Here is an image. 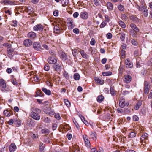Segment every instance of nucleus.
Listing matches in <instances>:
<instances>
[{"label":"nucleus","mask_w":152,"mask_h":152,"mask_svg":"<svg viewBox=\"0 0 152 152\" xmlns=\"http://www.w3.org/2000/svg\"><path fill=\"white\" fill-rule=\"evenodd\" d=\"M95 81L97 83L101 85H102L104 83V80L101 79H99L97 77H95L94 78Z\"/></svg>","instance_id":"nucleus-18"},{"label":"nucleus","mask_w":152,"mask_h":152,"mask_svg":"<svg viewBox=\"0 0 152 152\" xmlns=\"http://www.w3.org/2000/svg\"><path fill=\"white\" fill-rule=\"evenodd\" d=\"M57 125L56 124H53L52 125V129L53 130H54L56 129Z\"/></svg>","instance_id":"nucleus-55"},{"label":"nucleus","mask_w":152,"mask_h":152,"mask_svg":"<svg viewBox=\"0 0 152 152\" xmlns=\"http://www.w3.org/2000/svg\"><path fill=\"white\" fill-rule=\"evenodd\" d=\"M49 53L51 55V56H55V55L56 54V53H55V52L52 50H50Z\"/></svg>","instance_id":"nucleus-58"},{"label":"nucleus","mask_w":152,"mask_h":152,"mask_svg":"<svg viewBox=\"0 0 152 152\" xmlns=\"http://www.w3.org/2000/svg\"><path fill=\"white\" fill-rule=\"evenodd\" d=\"M83 137L85 141V144L88 146L90 145V143L89 140L86 135H83Z\"/></svg>","instance_id":"nucleus-14"},{"label":"nucleus","mask_w":152,"mask_h":152,"mask_svg":"<svg viewBox=\"0 0 152 152\" xmlns=\"http://www.w3.org/2000/svg\"><path fill=\"white\" fill-rule=\"evenodd\" d=\"M136 133L134 132H132L130 133L129 136L130 138H132L136 136Z\"/></svg>","instance_id":"nucleus-38"},{"label":"nucleus","mask_w":152,"mask_h":152,"mask_svg":"<svg viewBox=\"0 0 152 152\" xmlns=\"http://www.w3.org/2000/svg\"><path fill=\"white\" fill-rule=\"evenodd\" d=\"M34 48L36 50L39 51L41 49V47L40 44L37 42H35L33 44Z\"/></svg>","instance_id":"nucleus-5"},{"label":"nucleus","mask_w":152,"mask_h":152,"mask_svg":"<svg viewBox=\"0 0 152 152\" xmlns=\"http://www.w3.org/2000/svg\"><path fill=\"white\" fill-rule=\"evenodd\" d=\"M90 136L91 138L93 140H96V132H91Z\"/></svg>","instance_id":"nucleus-26"},{"label":"nucleus","mask_w":152,"mask_h":152,"mask_svg":"<svg viewBox=\"0 0 152 152\" xmlns=\"http://www.w3.org/2000/svg\"><path fill=\"white\" fill-rule=\"evenodd\" d=\"M96 43V41L95 39L94 38H92L90 41V44L92 45H94Z\"/></svg>","instance_id":"nucleus-49"},{"label":"nucleus","mask_w":152,"mask_h":152,"mask_svg":"<svg viewBox=\"0 0 152 152\" xmlns=\"http://www.w3.org/2000/svg\"><path fill=\"white\" fill-rule=\"evenodd\" d=\"M110 90L111 95L113 96H115L116 95L115 91L114 89V88L112 87H110Z\"/></svg>","instance_id":"nucleus-30"},{"label":"nucleus","mask_w":152,"mask_h":152,"mask_svg":"<svg viewBox=\"0 0 152 152\" xmlns=\"http://www.w3.org/2000/svg\"><path fill=\"white\" fill-rule=\"evenodd\" d=\"M148 98L149 99H151L152 98V89L151 91L150 92L148 96Z\"/></svg>","instance_id":"nucleus-64"},{"label":"nucleus","mask_w":152,"mask_h":152,"mask_svg":"<svg viewBox=\"0 0 152 152\" xmlns=\"http://www.w3.org/2000/svg\"><path fill=\"white\" fill-rule=\"evenodd\" d=\"M150 88V86L147 81H145L144 83V88Z\"/></svg>","instance_id":"nucleus-39"},{"label":"nucleus","mask_w":152,"mask_h":152,"mask_svg":"<svg viewBox=\"0 0 152 152\" xmlns=\"http://www.w3.org/2000/svg\"><path fill=\"white\" fill-rule=\"evenodd\" d=\"M112 74V72H103L102 73V75L104 76H107L111 75Z\"/></svg>","instance_id":"nucleus-40"},{"label":"nucleus","mask_w":152,"mask_h":152,"mask_svg":"<svg viewBox=\"0 0 152 152\" xmlns=\"http://www.w3.org/2000/svg\"><path fill=\"white\" fill-rule=\"evenodd\" d=\"M42 91L47 95H50L51 94V91L49 90H47L45 88H42Z\"/></svg>","instance_id":"nucleus-21"},{"label":"nucleus","mask_w":152,"mask_h":152,"mask_svg":"<svg viewBox=\"0 0 152 152\" xmlns=\"http://www.w3.org/2000/svg\"><path fill=\"white\" fill-rule=\"evenodd\" d=\"M37 96H42V92L40 90H38L36 92Z\"/></svg>","instance_id":"nucleus-51"},{"label":"nucleus","mask_w":152,"mask_h":152,"mask_svg":"<svg viewBox=\"0 0 152 152\" xmlns=\"http://www.w3.org/2000/svg\"><path fill=\"white\" fill-rule=\"evenodd\" d=\"M80 54L81 55L82 57L84 58L87 59L88 56V55L83 50H81L80 51Z\"/></svg>","instance_id":"nucleus-22"},{"label":"nucleus","mask_w":152,"mask_h":152,"mask_svg":"<svg viewBox=\"0 0 152 152\" xmlns=\"http://www.w3.org/2000/svg\"><path fill=\"white\" fill-rule=\"evenodd\" d=\"M104 97L102 95L99 96L97 98V100L99 103L101 102L104 100Z\"/></svg>","instance_id":"nucleus-29"},{"label":"nucleus","mask_w":152,"mask_h":152,"mask_svg":"<svg viewBox=\"0 0 152 152\" xmlns=\"http://www.w3.org/2000/svg\"><path fill=\"white\" fill-rule=\"evenodd\" d=\"M3 45L4 46L7 47V48L11 46V45L8 43H4L3 44Z\"/></svg>","instance_id":"nucleus-60"},{"label":"nucleus","mask_w":152,"mask_h":152,"mask_svg":"<svg viewBox=\"0 0 152 152\" xmlns=\"http://www.w3.org/2000/svg\"><path fill=\"white\" fill-rule=\"evenodd\" d=\"M41 119H42L43 121L45 123H50L51 122V119L48 117H42Z\"/></svg>","instance_id":"nucleus-19"},{"label":"nucleus","mask_w":152,"mask_h":152,"mask_svg":"<svg viewBox=\"0 0 152 152\" xmlns=\"http://www.w3.org/2000/svg\"><path fill=\"white\" fill-rule=\"evenodd\" d=\"M133 119L134 121H137L139 120V118L137 115H134L133 116Z\"/></svg>","instance_id":"nucleus-53"},{"label":"nucleus","mask_w":152,"mask_h":152,"mask_svg":"<svg viewBox=\"0 0 152 152\" xmlns=\"http://www.w3.org/2000/svg\"><path fill=\"white\" fill-rule=\"evenodd\" d=\"M43 27L40 24H37L34 26L33 27L34 30L36 31H42L43 30Z\"/></svg>","instance_id":"nucleus-8"},{"label":"nucleus","mask_w":152,"mask_h":152,"mask_svg":"<svg viewBox=\"0 0 152 152\" xmlns=\"http://www.w3.org/2000/svg\"><path fill=\"white\" fill-rule=\"evenodd\" d=\"M105 20H106L105 21H106V22H109L110 20V18H109V16H108V15H105Z\"/></svg>","instance_id":"nucleus-63"},{"label":"nucleus","mask_w":152,"mask_h":152,"mask_svg":"<svg viewBox=\"0 0 152 152\" xmlns=\"http://www.w3.org/2000/svg\"><path fill=\"white\" fill-rule=\"evenodd\" d=\"M53 67L56 71L59 70L61 68V66L60 64H54L53 65Z\"/></svg>","instance_id":"nucleus-33"},{"label":"nucleus","mask_w":152,"mask_h":152,"mask_svg":"<svg viewBox=\"0 0 152 152\" xmlns=\"http://www.w3.org/2000/svg\"><path fill=\"white\" fill-rule=\"evenodd\" d=\"M130 19L134 22H138L139 21V19L134 15L130 16Z\"/></svg>","instance_id":"nucleus-17"},{"label":"nucleus","mask_w":152,"mask_h":152,"mask_svg":"<svg viewBox=\"0 0 152 152\" xmlns=\"http://www.w3.org/2000/svg\"><path fill=\"white\" fill-rule=\"evenodd\" d=\"M54 30L55 33H59L61 32V31L60 25L59 24H56L54 26Z\"/></svg>","instance_id":"nucleus-9"},{"label":"nucleus","mask_w":152,"mask_h":152,"mask_svg":"<svg viewBox=\"0 0 152 152\" xmlns=\"http://www.w3.org/2000/svg\"><path fill=\"white\" fill-rule=\"evenodd\" d=\"M107 9L110 10L112 11L113 10V6L111 3L110 2H107Z\"/></svg>","instance_id":"nucleus-20"},{"label":"nucleus","mask_w":152,"mask_h":152,"mask_svg":"<svg viewBox=\"0 0 152 152\" xmlns=\"http://www.w3.org/2000/svg\"><path fill=\"white\" fill-rule=\"evenodd\" d=\"M148 134L144 133L140 137V139L142 141L146 139L148 137Z\"/></svg>","instance_id":"nucleus-27"},{"label":"nucleus","mask_w":152,"mask_h":152,"mask_svg":"<svg viewBox=\"0 0 152 152\" xmlns=\"http://www.w3.org/2000/svg\"><path fill=\"white\" fill-rule=\"evenodd\" d=\"M132 80L131 76L129 75H125L124 76V82L126 83H130Z\"/></svg>","instance_id":"nucleus-7"},{"label":"nucleus","mask_w":152,"mask_h":152,"mask_svg":"<svg viewBox=\"0 0 152 152\" xmlns=\"http://www.w3.org/2000/svg\"><path fill=\"white\" fill-rule=\"evenodd\" d=\"M69 0H61V3L62 4V6L65 7L68 3Z\"/></svg>","instance_id":"nucleus-31"},{"label":"nucleus","mask_w":152,"mask_h":152,"mask_svg":"<svg viewBox=\"0 0 152 152\" xmlns=\"http://www.w3.org/2000/svg\"><path fill=\"white\" fill-rule=\"evenodd\" d=\"M55 117L58 120H60L61 119V117L59 113H56L55 115Z\"/></svg>","instance_id":"nucleus-57"},{"label":"nucleus","mask_w":152,"mask_h":152,"mask_svg":"<svg viewBox=\"0 0 152 152\" xmlns=\"http://www.w3.org/2000/svg\"><path fill=\"white\" fill-rule=\"evenodd\" d=\"M120 34L121 35L120 39L121 41H123L125 39V34L123 33H121Z\"/></svg>","instance_id":"nucleus-37"},{"label":"nucleus","mask_w":152,"mask_h":152,"mask_svg":"<svg viewBox=\"0 0 152 152\" xmlns=\"http://www.w3.org/2000/svg\"><path fill=\"white\" fill-rule=\"evenodd\" d=\"M64 76L67 79H68L69 77V76L66 72L65 71L64 73Z\"/></svg>","instance_id":"nucleus-54"},{"label":"nucleus","mask_w":152,"mask_h":152,"mask_svg":"<svg viewBox=\"0 0 152 152\" xmlns=\"http://www.w3.org/2000/svg\"><path fill=\"white\" fill-rule=\"evenodd\" d=\"M31 117L36 120H39L40 118V116L39 113H41V110L37 108L33 107L31 109Z\"/></svg>","instance_id":"nucleus-1"},{"label":"nucleus","mask_w":152,"mask_h":152,"mask_svg":"<svg viewBox=\"0 0 152 152\" xmlns=\"http://www.w3.org/2000/svg\"><path fill=\"white\" fill-rule=\"evenodd\" d=\"M17 148L15 144L14 143H12L9 147V150L10 152H14Z\"/></svg>","instance_id":"nucleus-12"},{"label":"nucleus","mask_w":152,"mask_h":152,"mask_svg":"<svg viewBox=\"0 0 152 152\" xmlns=\"http://www.w3.org/2000/svg\"><path fill=\"white\" fill-rule=\"evenodd\" d=\"M125 101L124 99H121L119 102V106L121 108H123L125 105Z\"/></svg>","instance_id":"nucleus-24"},{"label":"nucleus","mask_w":152,"mask_h":152,"mask_svg":"<svg viewBox=\"0 0 152 152\" xmlns=\"http://www.w3.org/2000/svg\"><path fill=\"white\" fill-rule=\"evenodd\" d=\"M125 54V51L122 50L121 51V55L122 58H124Z\"/></svg>","instance_id":"nucleus-59"},{"label":"nucleus","mask_w":152,"mask_h":152,"mask_svg":"<svg viewBox=\"0 0 152 152\" xmlns=\"http://www.w3.org/2000/svg\"><path fill=\"white\" fill-rule=\"evenodd\" d=\"M73 122L77 128L78 129H79V128L80 126L78 123L76 121L75 119H73Z\"/></svg>","instance_id":"nucleus-46"},{"label":"nucleus","mask_w":152,"mask_h":152,"mask_svg":"<svg viewBox=\"0 0 152 152\" xmlns=\"http://www.w3.org/2000/svg\"><path fill=\"white\" fill-rule=\"evenodd\" d=\"M142 104V102L140 101H138L134 107V109L135 110H138Z\"/></svg>","instance_id":"nucleus-34"},{"label":"nucleus","mask_w":152,"mask_h":152,"mask_svg":"<svg viewBox=\"0 0 152 152\" xmlns=\"http://www.w3.org/2000/svg\"><path fill=\"white\" fill-rule=\"evenodd\" d=\"M144 12V15L145 17H147L148 14V10L145 9V10L143 11Z\"/></svg>","instance_id":"nucleus-47"},{"label":"nucleus","mask_w":152,"mask_h":152,"mask_svg":"<svg viewBox=\"0 0 152 152\" xmlns=\"http://www.w3.org/2000/svg\"><path fill=\"white\" fill-rule=\"evenodd\" d=\"M119 25L123 28H124L126 27V25L121 20H120L118 22Z\"/></svg>","instance_id":"nucleus-41"},{"label":"nucleus","mask_w":152,"mask_h":152,"mask_svg":"<svg viewBox=\"0 0 152 152\" xmlns=\"http://www.w3.org/2000/svg\"><path fill=\"white\" fill-rule=\"evenodd\" d=\"M15 120V119H11L8 122V124L9 125H12L13 123H14V121Z\"/></svg>","instance_id":"nucleus-56"},{"label":"nucleus","mask_w":152,"mask_h":152,"mask_svg":"<svg viewBox=\"0 0 152 152\" xmlns=\"http://www.w3.org/2000/svg\"><path fill=\"white\" fill-rule=\"evenodd\" d=\"M3 114L7 117L10 116L12 114V112L10 110H4L3 112Z\"/></svg>","instance_id":"nucleus-13"},{"label":"nucleus","mask_w":152,"mask_h":152,"mask_svg":"<svg viewBox=\"0 0 152 152\" xmlns=\"http://www.w3.org/2000/svg\"><path fill=\"white\" fill-rule=\"evenodd\" d=\"M45 70L48 71L50 69V67L48 64H46L44 67Z\"/></svg>","instance_id":"nucleus-48"},{"label":"nucleus","mask_w":152,"mask_h":152,"mask_svg":"<svg viewBox=\"0 0 152 152\" xmlns=\"http://www.w3.org/2000/svg\"><path fill=\"white\" fill-rule=\"evenodd\" d=\"M81 119L83 123L85 124H87L88 123L87 121L85 120L83 117L82 116V117L81 118Z\"/></svg>","instance_id":"nucleus-61"},{"label":"nucleus","mask_w":152,"mask_h":152,"mask_svg":"<svg viewBox=\"0 0 152 152\" xmlns=\"http://www.w3.org/2000/svg\"><path fill=\"white\" fill-rule=\"evenodd\" d=\"M64 102L67 107H69L70 106V103L68 100L65 99H64Z\"/></svg>","instance_id":"nucleus-43"},{"label":"nucleus","mask_w":152,"mask_h":152,"mask_svg":"<svg viewBox=\"0 0 152 152\" xmlns=\"http://www.w3.org/2000/svg\"><path fill=\"white\" fill-rule=\"evenodd\" d=\"M41 132L42 134H48L49 133V131L48 129L45 128L42 129Z\"/></svg>","instance_id":"nucleus-36"},{"label":"nucleus","mask_w":152,"mask_h":152,"mask_svg":"<svg viewBox=\"0 0 152 152\" xmlns=\"http://www.w3.org/2000/svg\"><path fill=\"white\" fill-rule=\"evenodd\" d=\"M12 82L14 85L17 86L18 85V83L17 80L15 79H12Z\"/></svg>","instance_id":"nucleus-62"},{"label":"nucleus","mask_w":152,"mask_h":152,"mask_svg":"<svg viewBox=\"0 0 152 152\" xmlns=\"http://www.w3.org/2000/svg\"><path fill=\"white\" fill-rule=\"evenodd\" d=\"M80 75L78 73H75L73 76L74 79L76 80H78L80 78Z\"/></svg>","instance_id":"nucleus-35"},{"label":"nucleus","mask_w":152,"mask_h":152,"mask_svg":"<svg viewBox=\"0 0 152 152\" xmlns=\"http://www.w3.org/2000/svg\"><path fill=\"white\" fill-rule=\"evenodd\" d=\"M130 26L132 29V30H130V34L133 37H136L140 30L136 25L134 23H131Z\"/></svg>","instance_id":"nucleus-2"},{"label":"nucleus","mask_w":152,"mask_h":152,"mask_svg":"<svg viewBox=\"0 0 152 152\" xmlns=\"http://www.w3.org/2000/svg\"><path fill=\"white\" fill-rule=\"evenodd\" d=\"M61 58L63 60H66V56L65 53H62L61 55Z\"/></svg>","instance_id":"nucleus-50"},{"label":"nucleus","mask_w":152,"mask_h":152,"mask_svg":"<svg viewBox=\"0 0 152 152\" xmlns=\"http://www.w3.org/2000/svg\"><path fill=\"white\" fill-rule=\"evenodd\" d=\"M14 121V124L16 125L17 126L19 127L20 126L21 123L20 120L15 119Z\"/></svg>","instance_id":"nucleus-25"},{"label":"nucleus","mask_w":152,"mask_h":152,"mask_svg":"<svg viewBox=\"0 0 152 152\" xmlns=\"http://www.w3.org/2000/svg\"><path fill=\"white\" fill-rule=\"evenodd\" d=\"M3 2L6 4H9L10 5H12L14 4L15 2H13L10 0H6L4 1Z\"/></svg>","instance_id":"nucleus-28"},{"label":"nucleus","mask_w":152,"mask_h":152,"mask_svg":"<svg viewBox=\"0 0 152 152\" xmlns=\"http://www.w3.org/2000/svg\"><path fill=\"white\" fill-rule=\"evenodd\" d=\"M27 36L29 38L34 39L35 38L36 36V34L34 32H31L28 34Z\"/></svg>","instance_id":"nucleus-16"},{"label":"nucleus","mask_w":152,"mask_h":152,"mask_svg":"<svg viewBox=\"0 0 152 152\" xmlns=\"http://www.w3.org/2000/svg\"><path fill=\"white\" fill-rule=\"evenodd\" d=\"M125 64L126 67L128 68H131L133 66V64L129 58H127L126 60Z\"/></svg>","instance_id":"nucleus-11"},{"label":"nucleus","mask_w":152,"mask_h":152,"mask_svg":"<svg viewBox=\"0 0 152 152\" xmlns=\"http://www.w3.org/2000/svg\"><path fill=\"white\" fill-rule=\"evenodd\" d=\"M48 63L50 64H55L57 62V60L56 56H51L48 59Z\"/></svg>","instance_id":"nucleus-4"},{"label":"nucleus","mask_w":152,"mask_h":152,"mask_svg":"<svg viewBox=\"0 0 152 152\" xmlns=\"http://www.w3.org/2000/svg\"><path fill=\"white\" fill-rule=\"evenodd\" d=\"M45 145L42 142L40 143L39 145V149L40 152H44V148Z\"/></svg>","instance_id":"nucleus-23"},{"label":"nucleus","mask_w":152,"mask_h":152,"mask_svg":"<svg viewBox=\"0 0 152 152\" xmlns=\"http://www.w3.org/2000/svg\"><path fill=\"white\" fill-rule=\"evenodd\" d=\"M80 18L83 19H86L88 17V13L86 11L81 12L80 13Z\"/></svg>","instance_id":"nucleus-6"},{"label":"nucleus","mask_w":152,"mask_h":152,"mask_svg":"<svg viewBox=\"0 0 152 152\" xmlns=\"http://www.w3.org/2000/svg\"><path fill=\"white\" fill-rule=\"evenodd\" d=\"M0 86L1 87L2 89L5 88L6 87V83L4 80L0 79Z\"/></svg>","instance_id":"nucleus-15"},{"label":"nucleus","mask_w":152,"mask_h":152,"mask_svg":"<svg viewBox=\"0 0 152 152\" xmlns=\"http://www.w3.org/2000/svg\"><path fill=\"white\" fill-rule=\"evenodd\" d=\"M107 24V23L106 21L102 22L101 24L100 25V28H102L104 27Z\"/></svg>","instance_id":"nucleus-45"},{"label":"nucleus","mask_w":152,"mask_h":152,"mask_svg":"<svg viewBox=\"0 0 152 152\" xmlns=\"http://www.w3.org/2000/svg\"><path fill=\"white\" fill-rule=\"evenodd\" d=\"M23 44L26 47H29L32 45V42L30 39H26L24 41Z\"/></svg>","instance_id":"nucleus-10"},{"label":"nucleus","mask_w":152,"mask_h":152,"mask_svg":"<svg viewBox=\"0 0 152 152\" xmlns=\"http://www.w3.org/2000/svg\"><path fill=\"white\" fill-rule=\"evenodd\" d=\"M78 51V50L76 49H75L72 50V52L74 57H76L77 55V53Z\"/></svg>","instance_id":"nucleus-42"},{"label":"nucleus","mask_w":152,"mask_h":152,"mask_svg":"<svg viewBox=\"0 0 152 152\" xmlns=\"http://www.w3.org/2000/svg\"><path fill=\"white\" fill-rule=\"evenodd\" d=\"M118 7V10L121 11H123L124 10V6L121 5H119Z\"/></svg>","instance_id":"nucleus-44"},{"label":"nucleus","mask_w":152,"mask_h":152,"mask_svg":"<svg viewBox=\"0 0 152 152\" xmlns=\"http://www.w3.org/2000/svg\"><path fill=\"white\" fill-rule=\"evenodd\" d=\"M73 32L77 34H78L79 32V29L77 28H75L73 29Z\"/></svg>","instance_id":"nucleus-52"},{"label":"nucleus","mask_w":152,"mask_h":152,"mask_svg":"<svg viewBox=\"0 0 152 152\" xmlns=\"http://www.w3.org/2000/svg\"><path fill=\"white\" fill-rule=\"evenodd\" d=\"M14 51V49H12L11 47L8 48L7 49V51L8 54V55L9 57H10V53H11Z\"/></svg>","instance_id":"nucleus-32"},{"label":"nucleus","mask_w":152,"mask_h":152,"mask_svg":"<svg viewBox=\"0 0 152 152\" xmlns=\"http://www.w3.org/2000/svg\"><path fill=\"white\" fill-rule=\"evenodd\" d=\"M67 24H68V27L69 29H72L75 26L73 19L70 18H68L66 20Z\"/></svg>","instance_id":"nucleus-3"}]
</instances>
